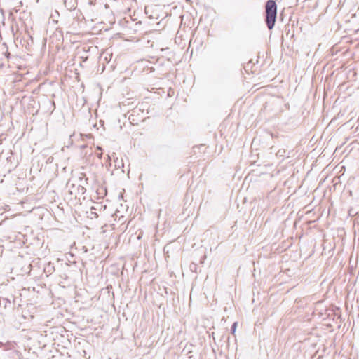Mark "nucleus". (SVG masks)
Returning a JSON list of instances; mask_svg holds the SVG:
<instances>
[{
	"instance_id": "obj_1",
	"label": "nucleus",
	"mask_w": 359,
	"mask_h": 359,
	"mask_svg": "<svg viewBox=\"0 0 359 359\" xmlns=\"http://www.w3.org/2000/svg\"><path fill=\"white\" fill-rule=\"evenodd\" d=\"M86 188L80 184H72V187L69 189V193L71 195H74L75 198L78 196H81L85 194Z\"/></svg>"
},
{
	"instance_id": "obj_2",
	"label": "nucleus",
	"mask_w": 359,
	"mask_h": 359,
	"mask_svg": "<svg viewBox=\"0 0 359 359\" xmlns=\"http://www.w3.org/2000/svg\"><path fill=\"white\" fill-rule=\"evenodd\" d=\"M266 22L269 28V1L266 3Z\"/></svg>"
},
{
	"instance_id": "obj_3",
	"label": "nucleus",
	"mask_w": 359,
	"mask_h": 359,
	"mask_svg": "<svg viewBox=\"0 0 359 359\" xmlns=\"http://www.w3.org/2000/svg\"><path fill=\"white\" fill-rule=\"evenodd\" d=\"M273 8H274V11H276V3H275V1L271 0V7H270L271 13L273 11Z\"/></svg>"
},
{
	"instance_id": "obj_4",
	"label": "nucleus",
	"mask_w": 359,
	"mask_h": 359,
	"mask_svg": "<svg viewBox=\"0 0 359 359\" xmlns=\"http://www.w3.org/2000/svg\"><path fill=\"white\" fill-rule=\"evenodd\" d=\"M236 326H237V323H234L233 326H232V331H233V333H234V332L236 331Z\"/></svg>"
}]
</instances>
